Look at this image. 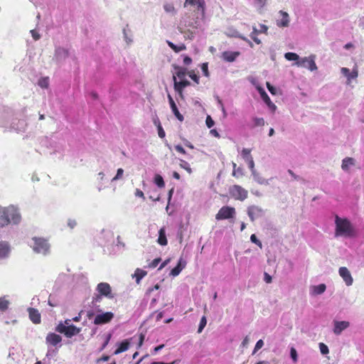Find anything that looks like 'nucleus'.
<instances>
[{
    "mask_svg": "<svg viewBox=\"0 0 364 364\" xmlns=\"http://www.w3.org/2000/svg\"><path fill=\"white\" fill-rule=\"evenodd\" d=\"M33 240L34 241L33 246L34 252L43 255H46L48 252L50 245L46 240L38 237H34Z\"/></svg>",
    "mask_w": 364,
    "mask_h": 364,
    "instance_id": "4",
    "label": "nucleus"
},
{
    "mask_svg": "<svg viewBox=\"0 0 364 364\" xmlns=\"http://www.w3.org/2000/svg\"><path fill=\"white\" fill-rule=\"evenodd\" d=\"M264 279L266 283L269 284V283L272 282V277L269 274L265 272L264 274Z\"/></svg>",
    "mask_w": 364,
    "mask_h": 364,
    "instance_id": "56",
    "label": "nucleus"
},
{
    "mask_svg": "<svg viewBox=\"0 0 364 364\" xmlns=\"http://www.w3.org/2000/svg\"><path fill=\"white\" fill-rule=\"evenodd\" d=\"M187 5L196 8L195 11H197L202 17L205 16V0H186L184 6Z\"/></svg>",
    "mask_w": 364,
    "mask_h": 364,
    "instance_id": "6",
    "label": "nucleus"
},
{
    "mask_svg": "<svg viewBox=\"0 0 364 364\" xmlns=\"http://www.w3.org/2000/svg\"><path fill=\"white\" fill-rule=\"evenodd\" d=\"M268 30V27L264 24L260 25V29L259 30L260 33H267Z\"/></svg>",
    "mask_w": 364,
    "mask_h": 364,
    "instance_id": "61",
    "label": "nucleus"
},
{
    "mask_svg": "<svg viewBox=\"0 0 364 364\" xmlns=\"http://www.w3.org/2000/svg\"><path fill=\"white\" fill-rule=\"evenodd\" d=\"M171 109L175 115V117L180 121H183V116L180 113V112L178 109V107L176 106V102L174 104L170 105Z\"/></svg>",
    "mask_w": 364,
    "mask_h": 364,
    "instance_id": "28",
    "label": "nucleus"
},
{
    "mask_svg": "<svg viewBox=\"0 0 364 364\" xmlns=\"http://www.w3.org/2000/svg\"><path fill=\"white\" fill-rule=\"evenodd\" d=\"M232 176L236 178H239L244 175L243 169L241 167H237V164L235 163H232Z\"/></svg>",
    "mask_w": 364,
    "mask_h": 364,
    "instance_id": "29",
    "label": "nucleus"
},
{
    "mask_svg": "<svg viewBox=\"0 0 364 364\" xmlns=\"http://www.w3.org/2000/svg\"><path fill=\"white\" fill-rule=\"evenodd\" d=\"M338 272H339V275L343 278V281L345 282V283L347 286L352 285V284L353 282V279L349 270L346 267H340Z\"/></svg>",
    "mask_w": 364,
    "mask_h": 364,
    "instance_id": "11",
    "label": "nucleus"
},
{
    "mask_svg": "<svg viewBox=\"0 0 364 364\" xmlns=\"http://www.w3.org/2000/svg\"><path fill=\"white\" fill-rule=\"evenodd\" d=\"M97 290L100 292L101 295L105 296L108 298L113 297L111 293V287L108 283H100L97 287Z\"/></svg>",
    "mask_w": 364,
    "mask_h": 364,
    "instance_id": "13",
    "label": "nucleus"
},
{
    "mask_svg": "<svg viewBox=\"0 0 364 364\" xmlns=\"http://www.w3.org/2000/svg\"><path fill=\"white\" fill-rule=\"evenodd\" d=\"M130 343L128 340H124L122 342H121L118 346V348L115 350L114 352V355H118L121 353H123L126 350H127L129 348Z\"/></svg>",
    "mask_w": 364,
    "mask_h": 364,
    "instance_id": "20",
    "label": "nucleus"
},
{
    "mask_svg": "<svg viewBox=\"0 0 364 364\" xmlns=\"http://www.w3.org/2000/svg\"><path fill=\"white\" fill-rule=\"evenodd\" d=\"M241 155L243 159L247 163L252 174L255 176L256 171L255 169V162L251 155V150L249 149H243L241 151Z\"/></svg>",
    "mask_w": 364,
    "mask_h": 364,
    "instance_id": "10",
    "label": "nucleus"
},
{
    "mask_svg": "<svg viewBox=\"0 0 364 364\" xmlns=\"http://www.w3.org/2000/svg\"><path fill=\"white\" fill-rule=\"evenodd\" d=\"M175 68L178 70L176 73L177 77L181 80H183L186 75V69L179 66H176Z\"/></svg>",
    "mask_w": 364,
    "mask_h": 364,
    "instance_id": "32",
    "label": "nucleus"
},
{
    "mask_svg": "<svg viewBox=\"0 0 364 364\" xmlns=\"http://www.w3.org/2000/svg\"><path fill=\"white\" fill-rule=\"evenodd\" d=\"M9 252V246L7 243L0 242V259L6 257Z\"/></svg>",
    "mask_w": 364,
    "mask_h": 364,
    "instance_id": "24",
    "label": "nucleus"
},
{
    "mask_svg": "<svg viewBox=\"0 0 364 364\" xmlns=\"http://www.w3.org/2000/svg\"><path fill=\"white\" fill-rule=\"evenodd\" d=\"M157 242L161 245H166L168 243L167 238L166 236V230L164 228H161L159 231V237Z\"/></svg>",
    "mask_w": 364,
    "mask_h": 364,
    "instance_id": "22",
    "label": "nucleus"
},
{
    "mask_svg": "<svg viewBox=\"0 0 364 364\" xmlns=\"http://www.w3.org/2000/svg\"><path fill=\"white\" fill-rule=\"evenodd\" d=\"M173 80L174 82L175 91L177 92L181 96H182L183 89L186 87L190 85V82L187 80H181V81L178 82L175 75H173Z\"/></svg>",
    "mask_w": 364,
    "mask_h": 364,
    "instance_id": "12",
    "label": "nucleus"
},
{
    "mask_svg": "<svg viewBox=\"0 0 364 364\" xmlns=\"http://www.w3.org/2000/svg\"><path fill=\"white\" fill-rule=\"evenodd\" d=\"M235 209L230 206L222 207L215 215V219L218 220L232 218L235 215Z\"/></svg>",
    "mask_w": 364,
    "mask_h": 364,
    "instance_id": "5",
    "label": "nucleus"
},
{
    "mask_svg": "<svg viewBox=\"0 0 364 364\" xmlns=\"http://www.w3.org/2000/svg\"><path fill=\"white\" fill-rule=\"evenodd\" d=\"M161 258H156L154 259L151 262V264H149V267H151V268H155L157 267V265L159 264V263L161 262Z\"/></svg>",
    "mask_w": 364,
    "mask_h": 364,
    "instance_id": "52",
    "label": "nucleus"
},
{
    "mask_svg": "<svg viewBox=\"0 0 364 364\" xmlns=\"http://www.w3.org/2000/svg\"><path fill=\"white\" fill-rule=\"evenodd\" d=\"M123 173H124V170L121 168H118L116 176L112 178V181H117V180L121 178L123 176Z\"/></svg>",
    "mask_w": 364,
    "mask_h": 364,
    "instance_id": "47",
    "label": "nucleus"
},
{
    "mask_svg": "<svg viewBox=\"0 0 364 364\" xmlns=\"http://www.w3.org/2000/svg\"><path fill=\"white\" fill-rule=\"evenodd\" d=\"M259 33H261L255 26H254L252 28V32L250 33V36H257Z\"/></svg>",
    "mask_w": 364,
    "mask_h": 364,
    "instance_id": "60",
    "label": "nucleus"
},
{
    "mask_svg": "<svg viewBox=\"0 0 364 364\" xmlns=\"http://www.w3.org/2000/svg\"><path fill=\"white\" fill-rule=\"evenodd\" d=\"M355 160L351 157H346L342 161L341 167L343 170L348 171L350 166L354 165Z\"/></svg>",
    "mask_w": 364,
    "mask_h": 364,
    "instance_id": "25",
    "label": "nucleus"
},
{
    "mask_svg": "<svg viewBox=\"0 0 364 364\" xmlns=\"http://www.w3.org/2000/svg\"><path fill=\"white\" fill-rule=\"evenodd\" d=\"M279 14L282 16V19L277 21V25L279 27H287L289 23V14L283 11H280Z\"/></svg>",
    "mask_w": 364,
    "mask_h": 364,
    "instance_id": "19",
    "label": "nucleus"
},
{
    "mask_svg": "<svg viewBox=\"0 0 364 364\" xmlns=\"http://www.w3.org/2000/svg\"><path fill=\"white\" fill-rule=\"evenodd\" d=\"M164 348V344H161V345H159V346L155 347L153 350L152 354H154V355L156 354L159 350H161Z\"/></svg>",
    "mask_w": 364,
    "mask_h": 364,
    "instance_id": "57",
    "label": "nucleus"
},
{
    "mask_svg": "<svg viewBox=\"0 0 364 364\" xmlns=\"http://www.w3.org/2000/svg\"><path fill=\"white\" fill-rule=\"evenodd\" d=\"M290 355L294 363H296L298 360V355L296 349L294 347L291 348Z\"/></svg>",
    "mask_w": 364,
    "mask_h": 364,
    "instance_id": "40",
    "label": "nucleus"
},
{
    "mask_svg": "<svg viewBox=\"0 0 364 364\" xmlns=\"http://www.w3.org/2000/svg\"><path fill=\"white\" fill-rule=\"evenodd\" d=\"M341 73L345 75L347 77H348L349 75H350V70L347 68H341Z\"/></svg>",
    "mask_w": 364,
    "mask_h": 364,
    "instance_id": "59",
    "label": "nucleus"
},
{
    "mask_svg": "<svg viewBox=\"0 0 364 364\" xmlns=\"http://www.w3.org/2000/svg\"><path fill=\"white\" fill-rule=\"evenodd\" d=\"M201 70L203 71V73L205 76L208 77L209 76V72H208V66L207 63H204L201 65Z\"/></svg>",
    "mask_w": 364,
    "mask_h": 364,
    "instance_id": "46",
    "label": "nucleus"
},
{
    "mask_svg": "<svg viewBox=\"0 0 364 364\" xmlns=\"http://www.w3.org/2000/svg\"><path fill=\"white\" fill-rule=\"evenodd\" d=\"M154 183L159 188H164L165 183L162 176L159 174H156L154 177Z\"/></svg>",
    "mask_w": 364,
    "mask_h": 364,
    "instance_id": "31",
    "label": "nucleus"
},
{
    "mask_svg": "<svg viewBox=\"0 0 364 364\" xmlns=\"http://www.w3.org/2000/svg\"><path fill=\"white\" fill-rule=\"evenodd\" d=\"M336 235L351 236L353 234V228L350 221L346 218L336 217Z\"/></svg>",
    "mask_w": 364,
    "mask_h": 364,
    "instance_id": "1",
    "label": "nucleus"
},
{
    "mask_svg": "<svg viewBox=\"0 0 364 364\" xmlns=\"http://www.w3.org/2000/svg\"><path fill=\"white\" fill-rule=\"evenodd\" d=\"M350 326L348 321H334L333 333L336 335H339L341 332L346 329Z\"/></svg>",
    "mask_w": 364,
    "mask_h": 364,
    "instance_id": "18",
    "label": "nucleus"
},
{
    "mask_svg": "<svg viewBox=\"0 0 364 364\" xmlns=\"http://www.w3.org/2000/svg\"><path fill=\"white\" fill-rule=\"evenodd\" d=\"M205 124H206V126L208 127V128H211L212 127L214 126L215 124V122L214 120L211 118V117L210 115H208L207 117H206V119H205Z\"/></svg>",
    "mask_w": 364,
    "mask_h": 364,
    "instance_id": "43",
    "label": "nucleus"
},
{
    "mask_svg": "<svg viewBox=\"0 0 364 364\" xmlns=\"http://www.w3.org/2000/svg\"><path fill=\"white\" fill-rule=\"evenodd\" d=\"M326 287L324 284H321L311 287V294L314 295H319L326 291Z\"/></svg>",
    "mask_w": 364,
    "mask_h": 364,
    "instance_id": "23",
    "label": "nucleus"
},
{
    "mask_svg": "<svg viewBox=\"0 0 364 364\" xmlns=\"http://www.w3.org/2000/svg\"><path fill=\"white\" fill-rule=\"evenodd\" d=\"M189 77L195 81L197 84L199 83V77L194 73V71H191L188 73Z\"/></svg>",
    "mask_w": 364,
    "mask_h": 364,
    "instance_id": "48",
    "label": "nucleus"
},
{
    "mask_svg": "<svg viewBox=\"0 0 364 364\" xmlns=\"http://www.w3.org/2000/svg\"><path fill=\"white\" fill-rule=\"evenodd\" d=\"M192 63V59L189 56H185L183 58V63L186 65H190Z\"/></svg>",
    "mask_w": 364,
    "mask_h": 364,
    "instance_id": "58",
    "label": "nucleus"
},
{
    "mask_svg": "<svg viewBox=\"0 0 364 364\" xmlns=\"http://www.w3.org/2000/svg\"><path fill=\"white\" fill-rule=\"evenodd\" d=\"M210 134L217 138L220 137V134L216 129H211Z\"/></svg>",
    "mask_w": 364,
    "mask_h": 364,
    "instance_id": "64",
    "label": "nucleus"
},
{
    "mask_svg": "<svg viewBox=\"0 0 364 364\" xmlns=\"http://www.w3.org/2000/svg\"><path fill=\"white\" fill-rule=\"evenodd\" d=\"M9 301L4 299L0 298V311H5L8 309Z\"/></svg>",
    "mask_w": 364,
    "mask_h": 364,
    "instance_id": "39",
    "label": "nucleus"
},
{
    "mask_svg": "<svg viewBox=\"0 0 364 364\" xmlns=\"http://www.w3.org/2000/svg\"><path fill=\"white\" fill-rule=\"evenodd\" d=\"M135 196L136 197L141 198L143 200H145V196H144V194L143 191L139 190V189H138V188L136 189Z\"/></svg>",
    "mask_w": 364,
    "mask_h": 364,
    "instance_id": "54",
    "label": "nucleus"
},
{
    "mask_svg": "<svg viewBox=\"0 0 364 364\" xmlns=\"http://www.w3.org/2000/svg\"><path fill=\"white\" fill-rule=\"evenodd\" d=\"M358 70H353L351 73H350V75L348 78V80L356 78L358 77Z\"/></svg>",
    "mask_w": 364,
    "mask_h": 364,
    "instance_id": "55",
    "label": "nucleus"
},
{
    "mask_svg": "<svg viewBox=\"0 0 364 364\" xmlns=\"http://www.w3.org/2000/svg\"><path fill=\"white\" fill-rule=\"evenodd\" d=\"M230 196L235 200H244L247 198L248 192L239 185H233L229 188Z\"/></svg>",
    "mask_w": 364,
    "mask_h": 364,
    "instance_id": "3",
    "label": "nucleus"
},
{
    "mask_svg": "<svg viewBox=\"0 0 364 364\" xmlns=\"http://www.w3.org/2000/svg\"><path fill=\"white\" fill-rule=\"evenodd\" d=\"M260 95H261L262 99L267 105V106L269 107L273 108V109L276 108L275 105L271 101L269 97L268 96V95L264 91H262L260 92Z\"/></svg>",
    "mask_w": 364,
    "mask_h": 364,
    "instance_id": "27",
    "label": "nucleus"
},
{
    "mask_svg": "<svg viewBox=\"0 0 364 364\" xmlns=\"http://www.w3.org/2000/svg\"><path fill=\"white\" fill-rule=\"evenodd\" d=\"M174 148H175V149H176L178 152H179V153H181V154H186V150H185V149L183 148V146H181V145H176V146H174Z\"/></svg>",
    "mask_w": 364,
    "mask_h": 364,
    "instance_id": "53",
    "label": "nucleus"
},
{
    "mask_svg": "<svg viewBox=\"0 0 364 364\" xmlns=\"http://www.w3.org/2000/svg\"><path fill=\"white\" fill-rule=\"evenodd\" d=\"M314 58V56H310L309 58L306 57L296 62L295 64L299 67L306 68L311 71H314L317 70Z\"/></svg>",
    "mask_w": 364,
    "mask_h": 364,
    "instance_id": "8",
    "label": "nucleus"
},
{
    "mask_svg": "<svg viewBox=\"0 0 364 364\" xmlns=\"http://www.w3.org/2000/svg\"><path fill=\"white\" fill-rule=\"evenodd\" d=\"M181 161V163H180V166L185 169L188 173H192V169L190 167V165L184 160H180Z\"/></svg>",
    "mask_w": 364,
    "mask_h": 364,
    "instance_id": "37",
    "label": "nucleus"
},
{
    "mask_svg": "<svg viewBox=\"0 0 364 364\" xmlns=\"http://www.w3.org/2000/svg\"><path fill=\"white\" fill-rule=\"evenodd\" d=\"M9 224L8 215L6 214V208L0 207V225L5 226Z\"/></svg>",
    "mask_w": 364,
    "mask_h": 364,
    "instance_id": "21",
    "label": "nucleus"
},
{
    "mask_svg": "<svg viewBox=\"0 0 364 364\" xmlns=\"http://www.w3.org/2000/svg\"><path fill=\"white\" fill-rule=\"evenodd\" d=\"M32 36L35 40H38L40 38V35L36 33L34 30L31 31Z\"/></svg>",
    "mask_w": 364,
    "mask_h": 364,
    "instance_id": "62",
    "label": "nucleus"
},
{
    "mask_svg": "<svg viewBox=\"0 0 364 364\" xmlns=\"http://www.w3.org/2000/svg\"><path fill=\"white\" fill-rule=\"evenodd\" d=\"M250 240L256 244L257 245H258L259 247H262V242L257 239V236L255 235V234H252L251 236H250Z\"/></svg>",
    "mask_w": 364,
    "mask_h": 364,
    "instance_id": "44",
    "label": "nucleus"
},
{
    "mask_svg": "<svg viewBox=\"0 0 364 364\" xmlns=\"http://www.w3.org/2000/svg\"><path fill=\"white\" fill-rule=\"evenodd\" d=\"M319 348H320L321 353L323 355L328 354V352H329L328 346L326 344H324L323 343H319Z\"/></svg>",
    "mask_w": 364,
    "mask_h": 364,
    "instance_id": "41",
    "label": "nucleus"
},
{
    "mask_svg": "<svg viewBox=\"0 0 364 364\" xmlns=\"http://www.w3.org/2000/svg\"><path fill=\"white\" fill-rule=\"evenodd\" d=\"M264 346V342L262 339L259 340L257 343H256V345L255 346V348H254V350H253V353H255L258 350H259L260 348H262Z\"/></svg>",
    "mask_w": 364,
    "mask_h": 364,
    "instance_id": "45",
    "label": "nucleus"
},
{
    "mask_svg": "<svg viewBox=\"0 0 364 364\" xmlns=\"http://www.w3.org/2000/svg\"><path fill=\"white\" fill-rule=\"evenodd\" d=\"M240 55L239 51H224L222 53V58L229 63H232Z\"/></svg>",
    "mask_w": 364,
    "mask_h": 364,
    "instance_id": "17",
    "label": "nucleus"
},
{
    "mask_svg": "<svg viewBox=\"0 0 364 364\" xmlns=\"http://www.w3.org/2000/svg\"><path fill=\"white\" fill-rule=\"evenodd\" d=\"M38 85L41 87H48V80L47 78H43V79H41L39 80L38 82Z\"/></svg>",
    "mask_w": 364,
    "mask_h": 364,
    "instance_id": "50",
    "label": "nucleus"
},
{
    "mask_svg": "<svg viewBox=\"0 0 364 364\" xmlns=\"http://www.w3.org/2000/svg\"><path fill=\"white\" fill-rule=\"evenodd\" d=\"M76 222L74 220H69L68 221V225L70 227V228H73L76 225Z\"/></svg>",
    "mask_w": 364,
    "mask_h": 364,
    "instance_id": "63",
    "label": "nucleus"
},
{
    "mask_svg": "<svg viewBox=\"0 0 364 364\" xmlns=\"http://www.w3.org/2000/svg\"><path fill=\"white\" fill-rule=\"evenodd\" d=\"M262 213V208L256 205H251L247 208V214L252 221L260 217Z\"/></svg>",
    "mask_w": 364,
    "mask_h": 364,
    "instance_id": "14",
    "label": "nucleus"
},
{
    "mask_svg": "<svg viewBox=\"0 0 364 364\" xmlns=\"http://www.w3.org/2000/svg\"><path fill=\"white\" fill-rule=\"evenodd\" d=\"M207 323V320H206V318L205 316H203L200 319V323H199V326H198V333H201L202 331L203 330V328H205V325Z\"/></svg>",
    "mask_w": 364,
    "mask_h": 364,
    "instance_id": "38",
    "label": "nucleus"
},
{
    "mask_svg": "<svg viewBox=\"0 0 364 364\" xmlns=\"http://www.w3.org/2000/svg\"><path fill=\"white\" fill-rule=\"evenodd\" d=\"M6 214L8 215L9 223L18 224L21 220V215L14 206L6 208Z\"/></svg>",
    "mask_w": 364,
    "mask_h": 364,
    "instance_id": "9",
    "label": "nucleus"
},
{
    "mask_svg": "<svg viewBox=\"0 0 364 364\" xmlns=\"http://www.w3.org/2000/svg\"><path fill=\"white\" fill-rule=\"evenodd\" d=\"M183 267L181 266V261H179L178 264L171 269L170 274L173 277L178 276L181 272Z\"/></svg>",
    "mask_w": 364,
    "mask_h": 364,
    "instance_id": "35",
    "label": "nucleus"
},
{
    "mask_svg": "<svg viewBox=\"0 0 364 364\" xmlns=\"http://www.w3.org/2000/svg\"><path fill=\"white\" fill-rule=\"evenodd\" d=\"M164 9L166 13H170L172 14H175L176 13V9L173 4L171 3H166L164 5Z\"/></svg>",
    "mask_w": 364,
    "mask_h": 364,
    "instance_id": "33",
    "label": "nucleus"
},
{
    "mask_svg": "<svg viewBox=\"0 0 364 364\" xmlns=\"http://www.w3.org/2000/svg\"><path fill=\"white\" fill-rule=\"evenodd\" d=\"M158 134H159V136L161 139L164 138L165 137V132L164 130V129L162 128L161 124L159 123L158 127Z\"/></svg>",
    "mask_w": 364,
    "mask_h": 364,
    "instance_id": "49",
    "label": "nucleus"
},
{
    "mask_svg": "<svg viewBox=\"0 0 364 364\" xmlns=\"http://www.w3.org/2000/svg\"><path fill=\"white\" fill-rule=\"evenodd\" d=\"M55 331L60 333H63L67 338H71L78 334L81 331V328L74 325L65 326L62 322H60L56 326Z\"/></svg>",
    "mask_w": 364,
    "mask_h": 364,
    "instance_id": "2",
    "label": "nucleus"
},
{
    "mask_svg": "<svg viewBox=\"0 0 364 364\" xmlns=\"http://www.w3.org/2000/svg\"><path fill=\"white\" fill-rule=\"evenodd\" d=\"M28 316L31 321L35 324H39L41 321V316L38 310L32 307L28 309Z\"/></svg>",
    "mask_w": 364,
    "mask_h": 364,
    "instance_id": "15",
    "label": "nucleus"
},
{
    "mask_svg": "<svg viewBox=\"0 0 364 364\" xmlns=\"http://www.w3.org/2000/svg\"><path fill=\"white\" fill-rule=\"evenodd\" d=\"M167 44L176 53H179L180 51H182V50H184L186 49V47L183 43H181V44L177 46V45H175L173 43L168 41Z\"/></svg>",
    "mask_w": 364,
    "mask_h": 364,
    "instance_id": "26",
    "label": "nucleus"
},
{
    "mask_svg": "<svg viewBox=\"0 0 364 364\" xmlns=\"http://www.w3.org/2000/svg\"><path fill=\"white\" fill-rule=\"evenodd\" d=\"M146 274V272L144 270H142L141 269H136L134 272V277H136V282L137 284H139L141 281V279L145 277Z\"/></svg>",
    "mask_w": 364,
    "mask_h": 364,
    "instance_id": "30",
    "label": "nucleus"
},
{
    "mask_svg": "<svg viewBox=\"0 0 364 364\" xmlns=\"http://www.w3.org/2000/svg\"><path fill=\"white\" fill-rule=\"evenodd\" d=\"M254 127H263L264 125V119L262 117L253 118Z\"/></svg>",
    "mask_w": 364,
    "mask_h": 364,
    "instance_id": "36",
    "label": "nucleus"
},
{
    "mask_svg": "<svg viewBox=\"0 0 364 364\" xmlns=\"http://www.w3.org/2000/svg\"><path fill=\"white\" fill-rule=\"evenodd\" d=\"M284 57L288 60H296V62L299 60V55L295 53H291V52L286 53L284 55Z\"/></svg>",
    "mask_w": 364,
    "mask_h": 364,
    "instance_id": "34",
    "label": "nucleus"
},
{
    "mask_svg": "<svg viewBox=\"0 0 364 364\" xmlns=\"http://www.w3.org/2000/svg\"><path fill=\"white\" fill-rule=\"evenodd\" d=\"M114 317V315L111 311L97 314L94 319V324L102 325L109 323Z\"/></svg>",
    "mask_w": 364,
    "mask_h": 364,
    "instance_id": "7",
    "label": "nucleus"
},
{
    "mask_svg": "<svg viewBox=\"0 0 364 364\" xmlns=\"http://www.w3.org/2000/svg\"><path fill=\"white\" fill-rule=\"evenodd\" d=\"M46 341L48 344L55 346L62 341V337L55 333H49L46 336Z\"/></svg>",
    "mask_w": 364,
    "mask_h": 364,
    "instance_id": "16",
    "label": "nucleus"
},
{
    "mask_svg": "<svg viewBox=\"0 0 364 364\" xmlns=\"http://www.w3.org/2000/svg\"><path fill=\"white\" fill-rule=\"evenodd\" d=\"M185 27L189 28H194L197 29L198 28V23L196 21L194 22H188V23H186V22L184 24Z\"/></svg>",
    "mask_w": 364,
    "mask_h": 364,
    "instance_id": "42",
    "label": "nucleus"
},
{
    "mask_svg": "<svg viewBox=\"0 0 364 364\" xmlns=\"http://www.w3.org/2000/svg\"><path fill=\"white\" fill-rule=\"evenodd\" d=\"M267 87L268 89V90L269 91V92L272 95H276L277 93V90L276 88L272 86L269 82H267Z\"/></svg>",
    "mask_w": 364,
    "mask_h": 364,
    "instance_id": "51",
    "label": "nucleus"
}]
</instances>
